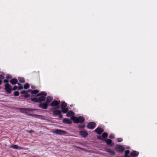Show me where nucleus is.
<instances>
[{
	"mask_svg": "<svg viewBox=\"0 0 157 157\" xmlns=\"http://www.w3.org/2000/svg\"><path fill=\"white\" fill-rule=\"evenodd\" d=\"M6 78L7 79H10L12 78V76L10 75H7L6 76Z\"/></svg>",
	"mask_w": 157,
	"mask_h": 157,
	"instance_id": "31",
	"label": "nucleus"
},
{
	"mask_svg": "<svg viewBox=\"0 0 157 157\" xmlns=\"http://www.w3.org/2000/svg\"><path fill=\"white\" fill-rule=\"evenodd\" d=\"M18 81L17 79L13 78L11 79L10 81V82L12 84L14 85L16 84Z\"/></svg>",
	"mask_w": 157,
	"mask_h": 157,
	"instance_id": "20",
	"label": "nucleus"
},
{
	"mask_svg": "<svg viewBox=\"0 0 157 157\" xmlns=\"http://www.w3.org/2000/svg\"><path fill=\"white\" fill-rule=\"evenodd\" d=\"M33 116L36 118L40 119H44V117L40 115L33 114Z\"/></svg>",
	"mask_w": 157,
	"mask_h": 157,
	"instance_id": "18",
	"label": "nucleus"
},
{
	"mask_svg": "<svg viewBox=\"0 0 157 157\" xmlns=\"http://www.w3.org/2000/svg\"><path fill=\"white\" fill-rule=\"evenodd\" d=\"M53 113L54 115H57L60 114V113H61V111L60 110H57L54 111Z\"/></svg>",
	"mask_w": 157,
	"mask_h": 157,
	"instance_id": "19",
	"label": "nucleus"
},
{
	"mask_svg": "<svg viewBox=\"0 0 157 157\" xmlns=\"http://www.w3.org/2000/svg\"><path fill=\"white\" fill-rule=\"evenodd\" d=\"M52 132L53 133H56L58 135H63L65 134L66 133L65 131L58 129L52 131Z\"/></svg>",
	"mask_w": 157,
	"mask_h": 157,
	"instance_id": "8",
	"label": "nucleus"
},
{
	"mask_svg": "<svg viewBox=\"0 0 157 157\" xmlns=\"http://www.w3.org/2000/svg\"><path fill=\"white\" fill-rule=\"evenodd\" d=\"M63 122L64 123L67 124H71L72 123L71 120L67 118H64L63 120Z\"/></svg>",
	"mask_w": 157,
	"mask_h": 157,
	"instance_id": "17",
	"label": "nucleus"
},
{
	"mask_svg": "<svg viewBox=\"0 0 157 157\" xmlns=\"http://www.w3.org/2000/svg\"><path fill=\"white\" fill-rule=\"evenodd\" d=\"M10 147L15 149H24L23 147L19 146L17 145H10Z\"/></svg>",
	"mask_w": 157,
	"mask_h": 157,
	"instance_id": "11",
	"label": "nucleus"
},
{
	"mask_svg": "<svg viewBox=\"0 0 157 157\" xmlns=\"http://www.w3.org/2000/svg\"><path fill=\"white\" fill-rule=\"evenodd\" d=\"M124 157H130L128 155H124Z\"/></svg>",
	"mask_w": 157,
	"mask_h": 157,
	"instance_id": "43",
	"label": "nucleus"
},
{
	"mask_svg": "<svg viewBox=\"0 0 157 157\" xmlns=\"http://www.w3.org/2000/svg\"><path fill=\"white\" fill-rule=\"evenodd\" d=\"M139 153L138 152L135 151H132L130 153V155L132 157H136L137 156L139 155Z\"/></svg>",
	"mask_w": 157,
	"mask_h": 157,
	"instance_id": "12",
	"label": "nucleus"
},
{
	"mask_svg": "<svg viewBox=\"0 0 157 157\" xmlns=\"http://www.w3.org/2000/svg\"><path fill=\"white\" fill-rule=\"evenodd\" d=\"M115 148L117 151L120 152H123L125 149L124 146H121L118 145H116Z\"/></svg>",
	"mask_w": 157,
	"mask_h": 157,
	"instance_id": "6",
	"label": "nucleus"
},
{
	"mask_svg": "<svg viewBox=\"0 0 157 157\" xmlns=\"http://www.w3.org/2000/svg\"><path fill=\"white\" fill-rule=\"evenodd\" d=\"M82 128H84V126H83H83H82Z\"/></svg>",
	"mask_w": 157,
	"mask_h": 157,
	"instance_id": "45",
	"label": "nucleus"
},
{
	"mask_svg": "<svg viewBox=\"0 0 157 157\" xmlns=\"http://www.w3.org/2000/svg\"><path fill=\"white\" fill-rule=\"evenodd\" d=\"M98 138L99 139H101V136H99L98 137Z\"/></svg>",
	"mask_w": 157,
	"mask_h": 157,
	"instance_id": "41",
	"label": "nucleus"
},
{
	"mask_svg": "<svg viewBox=\"0 0 157 157\" xmlns=\"http://www.w3.org/2000/svg\"><path fill=\"white\" fill-rule=\"evenodd\" d=\"M48 105V104L45 102V103L40 104L39 106L40 108L43 109H46L47 108Z\"/></svg>",
	"mask_w": 157,
	"mask_h": 157,
	"instance_id": "10",
	"label": "nucleus"
},
{
	"mask_svg": "<svg viewBox=\"0 0 157 157\" xmlns=\"http://www.w3.org/2000/svg\"><path fill=\"white\" fill-rule=\"evenodd\" d=\"M108 152L112 155H113L115 154L114 151L111 150H109L108 151Z\"/></svg>",
	"mask_w": 157,
	"mask_h": 157,
	"instance_id": "27",
	"label": "nucleus"
},
{
	"mask_svg": "<svg viewBox=\"0 0 157 157\" xmlns=\"http://www.w3.org/2000/svg\"><path fill=\"white\" fill-rule=\"evenodd\" d=\"M17 84L18 85V86H20V85H21V84H20V83H17Z\"/></svg>",
	"mask_w": 157,
	"mask_h": 157,
	"instance_id": "44",
	"label": "nucleus"
},
{
	"mask_svg": "<svg viewBox=\"0 0 157 157\" xmlns=\"http://www.w3.org/2000/svg\"><path fill=\"white\" fill-rule=\"evenodd\" d=\"M79 133L80 136L83 137H86L88 135L87 132L85 131H81Z\"/></svg>",
	"mask_w": 157,
	"mask_h": 157,
	"instance_id": "15",
	"label": "nucleus"
},
{
	"mask_svg": "<svg viewBox=\"0 0 157 157\" xmlns=\"http://www.w3.org/2000/svg\"><path fill=\"white\" fill-rule=\"evenodd\" d=\"M19 95V92L17 91H15L14 93V96H18Z\"/></svg>",
	"mask_w": 157,
	"mask_h": 157,
	"instance_id": "28",
	"label": "nucleus"
},
{
	"mask_svg": "<svg viewBox=\"0 0 157 157\" xmlns=\"http://www.w3.org/2000/svg\"><path fill=\"white\" fill-rule=\"evenodd\" d=\"M70 106H71V107H72V105H70Z\"/></svg>",
	"mask_w": 157,
	"mask_h": 157,
	"instance_id": "46",
	"label": "nucleus"
},
{
	"mask_svg": "<svg viewBox=\"0 0 157 157\" xmlns=\"http://www.w3.org/2000/svg\"><path fill=\"white\" fill-rule=\"evenodd\" d=\"M60 103V101H57L56 100H54L50 104V105L53 107L51 109L52 110L56 109H58L59 108V104Z\"/></svg>",
	"mask_w": 157,
	"mask_h": 157,
	"instance_id": "4",
	"label": "nucleus"
},
{
	"mask_svg": "<svg viewBox=\"0 0 157 157\" xmlns=\"http://www.w3.org/2000/svg\"><path fill=\"white\" fill-rule=\"evenodd\" d=\"M31 100L33 101L39 103L38 98H31Z\"/></svg>",
	"mask_w": 157,
	"mask_h": 157,
	"instance_id": "23",
	"label": "nucleus"
},
{
	"mask_svg": "<svg viewBox=\"0 0 157 157\" xmlns=\"http://www.w3.org/2000/svg\"><path fill=\"white\" fill-rule=\"evenodd\" d=\"M107 144L110 145L112 143V140L110 139H107L105 140Z\"/></svg>",
	"mask_w": 157,
	"mask_h": 157,
	"instance_id": "24",
	"label": "nucleus"
},
{
	"mask_svg": "<svg viewBox=\"0 0 157 157\" xmlns=\"http://www.w3.org/2000/svg\"><path fill=\"white\" fill-rule=\"evenodd\" d=\"M66 115L67 117H70L71 120H72L75 123H82L84 120V118L80 116L78 117H75L74 116V112L71 111H68Z\"/></svg>",
	"mask_w": 157,
	"mask_h": 157,
	"instance_id": "1",
	"label": "nucleus"
},
{
	"mask_svg": "<svg viewBox=\"0 0 157 157\" xmlns=\"http://www.w3.org/2000/svg\"><path fill=\"white\" fill-rule=\"evenodd\" d=\"M29 87V84L28 83H26L24 86V88L25 89H27Z\"/></svg>",
	"mask_w": 157,
	"mask_h": 157,
	"instance_id": "26",
	"label": "nucleus"
},
{
	"mask_svg": "<svg viewBox=\"0 0 157 157\" xmlns=\"http://www.w3.org/2000/svg\"><path fill=\"white\" fill-rule=\"evenodd\" d=\"M5 83V84H6L7 83H8V80L7 79H4L3 81Z\"/></svg>",
	"mask_w": 157,
	"mask_h": 157,
	"instance_id": "37",
	"label": "nucleus"
},
{
	"mask_svg": "<svg viewBox=\"0 0 157 157\" xmlns=\"http://www.w3.org/2000/svg\"><path fill=\"white\" fill-rule=\"evenodd\" d=\"M47 95V94L44 92L39 93L37 94V96H40L38 98L39 103L45 100L46 96Z\"/></svg>",
	"mask_w": 157,
	"mask_h": 157,
	"instance_id": "3",
	"label": "nucleus"
},
{
	"mask_svg": "<svg viewBox=\"0 0 157 157\" xmlns=\"http://www.w3.org/2000/svg\"><path fill=\"white\" fill-rule=\"evenodd\" d=\"M95 126V123L94 122H91L89 123L87 125V128L89 129H93Z\"/></svg>",
	"mask_w": 157,
	"mask_h": 157,
	"instance_id": "9",
	"label": "nucleus"
},
{
	"mask_svg": "<svg viewBox=\"0 0 157 157\" xmlns=\"http://www.w3.org/2000/svg\"><path fill=\"white\" fill-rule=\"evenodd\" d=\"M125 149H129V147H128V146H125Z\"/></svg>",
	"mask_w": 157,
	"mask_h": 157,
	"instance_id": "40",
	"label": "nucleus"
},
{
	"mask_svg": "<svg viewBox=\"0 0 157 157\" xmlns=\"http://www.w3.org/2000/svg\"><path fill=\"white\" fill-rule=\"evenodd\" d=\"M33 132V130H30L28 132H29V133H31V132Z\"/></svg>",
	"mask_w": 157,
	"mask_h": 157,
	"instance_id": "42",
	"label": "nucleus"
},
{
	"mask_svg": "<svg viewBox=\"0 0 157 157\" xmlns=\"http://www.w3.org/2000/svg\"><path fill=\"white\" fill-rule=\"evenodd\" d=\"M5 89L8 94H10L12 90L11 86L8 83L5 84Z\"/></svg>",
	"mask_w": 157,
	"mask_h": 157,
	"instance_id": "7",
	"label": "nucleus"
},
{
	"mask_svg": "<svg viewBox=\"0 0 157 157\" xmlns=\"http://www.w3.org/2000/svg\"><path fill=\"white\" fill-rule=\"evenodd\" d=\"M129 150H126L125 151L124 155H128L129 153Z\"/></svg>",
	"mask_w": 157,
	"mask_h": 157,
	"instance_id": "32",
	"label": "nucleus"
},
{
	"mask_svg": "<svg viewBox=\"0 0 157 157\" xmlns=\"http://www.w3.org/2000/svg\"><path fill=\"white\" fill-rule=\"evenodd\" d=\"M3 75H4V74H2V75H0V85L2 83V81L5 78V77Z\"/></svg>",
	"mask_w": 157,
	"mask_h": 157,
	"instance_id": "21",
	"label": "nucleus"
},
{
	"mask_svg": "<svg viewBox=\"0 0 157 157\" xmlns=\"http://www.w3.org/2000/svg\"><path fill=\"white\" fill-rule=\"evenodd\" d=\"M17 86H14L13 89H12V90H15L17 89Z\"/></svg>",
	"mask_w": 157,
	"mask_h": 157,
	"instance_id": "34",
	"label": "nucleus"
},
{
	"mask_svg": "<svg viewBox=\"0 0 157 157\" xmlns=\"http://www.w3.org/2000/svg\"><path fill=\"white\" fill-rule=\"evenodd\" d=\"M24 96L25 98H27L29 97L30 96V95L29 94H28V93H27L24 95Z\"/></svg>",
	"mask_w": 157,
	"mask_h": 157,
	"instance_id": "30",
	"label": "nucleus"
},
{
	"mask_svg": "<svg viewBox=\"0 0 157 157\" xmlns=\"http://www.w3.org/2000/svg\"><path fill=\"white\" fill-rule=\"evenodd\" d=\"M36 109H26L24 108H21L20 109V111L23 113L25 114L26 115H28L29 116H32L33 115L30 114V112H32L34 110H36Z\"/></svg>",
	"mask_w": 157,
	"mask_h": 157,
	"instance_id": "2",
	"label": "nucleus"
},
{
	"mask_svg": "<svg viewBox=\"0 0 157 157\" xmlns=\"http://www.w3.org/2000/svg\"><path fill=\"white\" fill-rule=\"evenodd\" d=\"M21 93L22 94H26L27 93V90H22L21 92Z\"/></svg>",
	"mask_w": 157,
	"mask_h": 157,
	"instance_id": "29",
	"label": "nucleus"
},
{
	"mask_svg": "<svg viewBox=\"0 0 157 157\" xmlns=\"http://www.w3.org/2000/svg\"><path fill=\"white\" fill-rule=\"evenodd\" d=\"M67 104L63 102L61 105V107L62 109V112L63 113H66L68 110V109L67 108H66L67 106Z\"/></svg>",
	"mask_w": 157,
	"mask_h": 157,
	"instance_id": "5",
	"label": "nucleus"
},
{
	"mask_svg": "<svg viewBox=\"0 0 157 157\" xmlns=\"http://www.w3.org/2000/svg\"><path fill=\"white\" fill-rule=\"evenodd\" d=\"M53 97L51 96H48L46 98V103L48 104L50 103V102L53 100Z\"/></svg>",
	"mask_w": 157,
	"mask_h": 157,
	"instance_id": "14",
	"label": "nucleus"
},
{
	"mask_svg": "<svg viewBox=\"0 0 157 157\" xmlns=\"http://www.w3.org/2000/svg\"><path fill=\"white\" fill-rule=\"evenodd\" d=\"M108 135L106 133L104 132L102 134V137L104 138H105Z\"/></svg>",
	"mask_w": 157,
	"mask_h": 157,
	"instance_id": "25",
	"label": "nucleus"
},
{
	"mask_svg": "<svg viewBox=\"0 0 157 157\" xmlns=\"http://www.w3.org/2000/svg\"><path fill=\"white\" fill-rule=\"evenodd\" d=\"M59 118H62L63 117L62 115L61 114V113H60V114L59 115Z\"/></svg>",
	"mask_w": 157,
	"mask_h": 157,
	"instance_id": "38",
	"label": "nucleus"
},
{
	"mask_svg": "<svg viewBox=\"0 0 157 157\" xmlns=\"http://www.w3.org/2000/svg\"><path fill=\"white\" fill-rule=\"evenodd\" d=\"M31 88L33 89H35V86H31Z\"/></svg>",
	"mask_w": 157,
	"mask_h": 157,
	"instance_id": "39",
	"label": "nucleus"
},
{
	"mask_svg": "<svg viewBox=\"0 0 157 157\" xmlns=\"http://www.w3.org/2000/svg\"><path fill=\"white\" fill-rule=\"evenodd\" d=\"M23 87L21 85L19 86L18 87V90H21L23 89Z\"/></svg>",
	"mask_w": 157,
	"mask_h": 157,
	"instance_id": "33",
	"label": "nucleus"
},
{
	"mask_svg": "<svg viewBox=\"0 0 157 157\" xmlns=\"http://www.w3.org/2000/svg\"><path fill=\"white\" fill-rule=\"evenodd\" d=\"M109 137L111 139L114 138V136L113 134H111L109 136Z\"/></svg>",
	"mask_w": 157,
	"mask_h": 157,
	"instance_id": "36",
	"label": "nucleus"
},
{
	"mask_svg": "<svg viewBox=\"0 0 157 157\" xmlns=\"http://www.w3.org/2000/svg\"><path fill=\"white\" fill-rule=\"evenodd\" d=\"M95 131L97 134H100L103 132V130L101 128H98L95 130Z\"/></svg>",
	"mask_w": 157,
	"mask_h": 157,
	"instance_id": "13",
	"label": "nucleus"
},
{
	"mask_svg": "<svg viewBox=\"0 0 157 157\" xmlns=\"http://www.w3.org/2000/svg\"><path fill=\"white\" fill-rule=\"evenodd\" d=\"M27 91V93L30 92L32 94H36L38 93L39 92V90H32L31 89H29Z\"/></svg>",
	"mask_w": 157,
	"mask_h": 157,
	"instance_id": "16",
	"label": "nucleus"
},
{
	"mask_svg": "<svg viewBox=\"0 0 157 157\" xmlns=\"http://www.w3.org/2000/svg\"><path fill=\"white\" fill-rule=\"evenodd\" d=\"M117 140L118 142H121L123 140L121 138H118L117 139Z\"/></svg>",
	"mask_w": 157,
	"mask_h": 157,
	"instance_id": "35",
	"label": "nucleus"
},
{
	"mask_svg": "<svg viewBox=\"0 0 157 157\" xmlns=\"http://www.w3.org/2000/svg\"><path fill=\"white\" fill-rule=\"evenodd\" d=\"M18 79L20 82L22 83L25 82V80L23 78L19 77L18 78Z\"/></svg>",
	"mask_w": 157,
	"mask_h": 157,
	"instance_id": "22",
	"label": "nucleus"
}]
</instances>
